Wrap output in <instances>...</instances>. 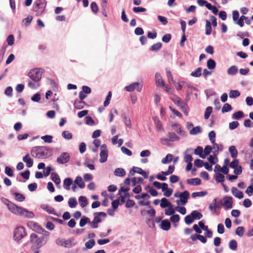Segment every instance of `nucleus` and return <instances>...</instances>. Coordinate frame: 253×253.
<instances>
[{"instance_id": "1", "label": "nucleus", "mask_w": 253, "mask_h": 253, "mask_svg": "<svg viewBox=\"0 0 253 253\" xmlns=\"http://www.w3.org/2000/svg\"><path fill=\"white\" fill-rule=\"evenodd\" d=\"M6 205L8 210L14 214L28 218H33L34 217V213L32 211L19 207L8 200H7Z\"/></svg>"}, {"instance_id": "2", "label": "nucleus", "mask_w": 253, "mask_h": 253, "mask_svg": "<svg viewBox=\"0 0 253 253\" xmlns=\"http://www.w3.org/2000/svg\"><path fill=\"white\" fill-rule=\"evenodd\" d=\"M30 242L32 243V249L35 250L45 245L47 242V239L43 236L38 237L36 234L32 233L30 235Z\"/></svg>"}, {"instance_id": "3", "label": "nucleus", "mask_w": 253, "mask_h": 253, "mask_svg": "<svg viewBox=\"0 0 253 253\" xmlns=\"http://www.w3.org/2000/svg\"><path fill=\"white\" fill-rule=\"evenodd\" d=\"M48 149L44 146H37L33 147L31 151V156L35 158L43 159L47 158Z\"/></svg>"}, {"instance_id": "4", "label": "nucleus", "mask_w": 253, "mask_h": 253, "mask_svg": "<svg viewBox=\"0 0 253 253\" xmlns=\"http://www.w3.org/2000/svg\"><path fill=\"white\" fill-rule=\"evenodd\" d=\"M46 1L45 0H37L34 3L33 9L37 16L41 15L45 9Z\"/></svg>"}, {"instance_id": "5", "label": "nucleus", "mask_w": 253, "mask_h": 253, "mask_svg": "<svg viewBox=\"0 0 253 253\" xmlns=\"http://www.w3.org/2000/svg\"><path fill=\"white\" fill-rule=\"evenodd\" d=\"M43 70L41 68L32 69L28 74V76L34 82H39L41 80Z\"/></svg>"}, {"instance_id": "6", "label": "nucleus", "mask_w": 253, "mask_h": 253, "mask_svg": "<svg viewBox=\"0 0 253 253\" xmlns=\"http://www.w3.org/2000/svg\"><path fill=\"white\" fill-rule=\"evenodd\" d=\"M26 235L25 228L23 226H18L16 227L13 233V239L19 242Z\"/></svg>"}, {"instance_id": "7", "label": "nucleus", "mask_w": 253, "mask_h": 253, "mask_svg": "<svg viewBox=\"0 0 253 253\" xmlns=\"http://www.w3.org/2000/svg\"><path fill=\"white\" fill-rule=\"evenodd\" d=\"M190 194L188 191H184L181 193L180 199L177 200L176 202L178 205H185L187 203V200L189 198Z\"/></svg>"}, {"instance_id": "8", "label": "nucleus", "mask_w": 253, "mask_h": 253, "mask_svg": "<svg viewBox=\"0 0 253 253\" xmlns=\"http://www.w3.org/2000/svg\"><path fill=\"white\" fill-rule=\"evenodd\" d=\"M101 152L100 153V163H104L107 160L108 158V150L106 144H103L101 146Z\"/></svg>"}, {"instance_id": "9", "label": "nucleus", "mask_w": 253, "mask_h": 253, "mask_svg": "<svg viewBox=\"0 0 253 253\" xmlns=\"http://www.w3.org/2000/svg\"><path fill=\"white\" fill-rule=\"evenodd\" d=\"M222 204L223 202L221 200L217 201L216 199H214L209 206V209L211 211L214 210V212L215 213L217 210L221 208Z\"/></svg>"}, {"instance_id": "10", "label": "nucleus", "mask_w": 253, "mask_h": 253, "mask_svg": "<svg viewBox=\"0 0 253 253\" xmlns=\"http://www.w3.org/2000/svg\"><path fill=\"white\" fill-rule=\"evenodd\" d=\"M142 88V85H140L139 83L138 82H135L125 86V89L126 91L128 92H131L135 89H136L137 91L140 92Z\"/></svg>"}, {"instance_id": "11", "label": "nucleus", "mask_w": 253, "mask_h": 253, "mask_svg": "<svg viewBox=\"0 0 253 253\" xmlns=\"http://www.w3.org/2000/svg\"><path fill=\"white\" fill-rule=\"evenodd\" d=\"M223 202L222 206H224L225 210H228L233 207V201L232 198L229 196H225L223 199Z\"/></svg>"}, {"instance_id": "12", "label": "nucleus", "mask_w": 253, "mask_h": 253, "mask_svg": "<svg viewBox=\"0 0 253 253\" xmlns=\"http://www.w3.org/2000/svg\"><path fill=\"white\" fill-rule=\"evenodd\" d=\"M69 159V154L67 152H64L57 158V162L60 164H64L68 162Z\"/></svg>"}, {"instance_id": "13", "label": "nucleus", "mask_w": 253, "mask_h": 253, "mask_svg": "<svg viewBox=\"0 0 253 253\" xmlns=\"http://www.w3.org/2000/svg\"><path fill=\"white\" fill-rule=\"evenodd\" d=\"M134 173H138L142 175L145 178L148 177V174L147 172L143 170L141 168L136 167H133L132 169L129 171L130 175H133Z\"/></svg>"}, {"instance_id": "14", "label": "nucleus", "mask_w": 253, "mask_h": 253, "mask_svg": "<svg viewBox=\"0 0 253 253\" xmlns=\"http://www.w3.org/2000/svg\"><path fill=\"white\" fill-rule=\"evenodd\" d=\"M193 152L192 148L187 149L184 152V161L186 163H192L193 161V158L191 155Z\"/></svg>"}, {"instance_id": "15", "label": "nucleus", "mask_w": 253, "mask_h": 253, "mask_svg": "<svg viewBox=\"0 0 253 253\" xmlns=\"http://www.w3.org/2000/svg\"><path fill=\"white\" fill-rule=\"evenodd\" d=\"M155 82L158 86L164 87L165 82L162 79L161 75L159 73H156L155 75Z\"/></svg>"}, {"instance_id": "16", "label": "nucleus", "mask_w": 253, "mask_h": 253, "mask_svg": "<svg viewBox=\"0 0 253 253\" xmlns=\"http://www.w3.org/2000/svg\"><path fill=\"white\" fill-rule=\"evenodd\" d=\"M171 127L175 130L177 133L179 134L180 135L183 136H186V132L181 128L179 124H173L171 125Z\"/></svg>"}, {"instance_id": "17", "label": "nucleus", "mask_w": 253, "mask_h": 253, "mask_svg": "<svg viewBox=\"0 0 253 253\" xmlns=\"http://www.w3.org/2000/svg\"><path fill=\"white\" fill-rule=\"evenodd\" d=\"M28 225L32 229L37 233H39L40 234H41L42 230L43 228H42L40 225H39L38 224L33 222H30L28 223Z\"/></svg>"}, {"instance_id": "18", "label": "nucleus", "mask_w": 253, "mask_h": 253, "mask_svg": "<svg viewBox=\"0 0 253 253\" xmlns=\"http://www.w3.org/2000/svg\"><path fill=\"white\" fill-rule=\"evenodd\" d=\"M23 161L26 163L28 168H31L33 166V160L30 158L29 154H27L23 157Z\"/></svg>"}, {"instance_id": "19", "label": "nucleus", "mask_w": 253, "mask_h": 253, "mask_svg": "<svg viewBox=\"0 0 253 253\" xmlns=\"http://www.w3.org/2000/svg\"><path fill=\"white\" fill-rule=\"evenodd\" d=\"M76 245V242L73 238H70L67 240H64V247L70 248Z\"/></svg>"}, {"instance_id": "20", "label": "nucleus", "mask_w": 253, "mask_h": 253, "mask_svg": "<svg viewBox=\"0 0 253 253\" xmlns=\"http://www.w3.org/2000/svg\"><path fill=\"white\" fill-rule=\"evenodd\" d=\"M238 72V68L235 65L230 66L227 70V73L229 76H234Z\"/></svg>"}, {"instance_id": "21", "label": "nucleus", "mask_w": 253, "mask_h": 253, "mask_svg": "<svg viewBox=\"0 0 253 253\" xmlns=\"http://www.w3.org/2000/svg\"><path fill=\"white\" fill-rule=\"evenodd\" d=\"M170 222L168 219H164L161 221V228L164 230H169L170 228Z\"/></svg>"}, {"instance_id": "22", "label": "nucleus", "mask_w": 253, "mask_h": 253, "mask_svg": "<svg viewBox=\"0 0 253 253\" xmlns=\"http://www.w3.org/2000/svg\"><path fill=\"white\" fill-rule=\"evenodd\" d=\"M231 192L233 195L239 198V199H242L244 197L243 193L242 191L238 190L237 188L233 187L231 189Z\"/></svg>"}, {"instance_id": "23", "label": "nucleus", "mask_w": 253, "mask_h": 253, "mask_svg": "<svg viewBox=\"0 0 253 253\" xmlns=\"http://www.w3.org/2000/svg\"><path fill=\"white\" fill-rule=\"evenodd\" d=\"M153 120L158 131H164L162 124L159 119L158 117L155 116L153 118Z\"/></svg>"}, {"instance_id": "24", "label": "nucleus", "mask_w": 253, "mask_h": 253, "mask_svg": "<svg viewBox=\"0 0 253 253\" xmlns=\"http://www.w3.org/2000/svg\"><path fill=\"white\" fill-rule=\"evenodd\" d=\"M73 183V180L71 178H66L64 180L63 187L65 189L69 190L70 189V186Z\"/></svg>"}, {"instance_id": "25", "label": "nucleus", "mask_w": 253, "mask_h": 253, "mask_svg": "<svg viewBox=\"0 0 253 253\" xmlns=\"http://www.w3.org/2000/svg\"><path fill=\"white\" fill-rule=\"evenodd\" d=\"M124 120V123L126 126L128 128L131 127V122L130 118L126 115V113H124L122 115Z\"/></svg>"}, {"instance_id": "26", "label": "nucleus", "mask_w": 253, "mask_h": 253, "mask_svg": "<svg viewBox=\"0 0 253 253\" xmlns=\"http://www.w3.org/2000/svg\"><path fill=\"white\" fill-rule=\"evenodd\" d=\"M213 144V154H215L216 155L218 154V152L222 151L223 149V144H221L218 145L217 143H215V142Z\"/></svg>"}, {"instance_id": "27", "label": "nucleus", "mask_w": 253, "mask_h": 253, "mask_svg": "<svg viewBox=\"0 0 253 253\" xmlns=\"http://www.w3.org/2000/svg\"><path fill=\"white\" fill-rule=\"evenodd\" d=\"M187 182L190 185H199L201 183V180L199 178H190L187 180Z\"/></svg>"}, {"instance_id": "28", "label": "nucleus", "mask_w": 253, "mask_h": 253, "mask_svg": "<svg viewBox=\"0 0 253 253\" xmlns=\"http://www.w3.org/2000/svg\"><path fill=\"white\" fill-rule=\"evenodd\" d=\"M85 103L83 100H76L74 103L75 108L78 110L82 109L84 108Z\"/></svg>"}, {"instance_id": "29", "label": "nucleus", "mask_w": 253, "mask_h": 253, "mask_svg": "<svg viewBox=\"0 0 253 253\" xmlns=\"http://www.w3.org/2000/svg\"><path fill=\"white\" fill-rule=\"evenodd\" d=\"M160 207L162 208L172 207V204L169 202L166 198H163L161 200Z\"/></svg>"}, {"instance_id": "30", "label": "nucleus", "mask_w": 253, "mask_h": 253, "mask_svg": "<svg viewBox=\"0 0 253 253\" xmlns=\"http://www.w3.org/2000/svg\"><path fill=\"white\" fill-rule=\"evenodd\" d=\"M75 184L78 185V186L82 189L85 187L84 183V182L82 177L78 176L74 181Z\"/></svg>"}, {"instance_id": "31", "label": "nucleus", "mask_w": 253, "mask_h": 253, "mask_svg": "<svg viewBox=\"0 0 253 253\" xmlns=\"http://www.w3.org/2000/svg\"><path fill=\"white\" fill-rule=\"evenodd\" d=\"M114 173L117 176L123 177L126 174V171L123 168H117L115 169Z\"/></svg>"}, {"instance_id": "32", "label": "nucleus", "mask_w": 253, "mask_h": 253, "mask_svg": "<svg viewBox=\"0 0 253 253\" xmlns=\"http://www.w3.org/2000/svg\"><path fill=\"white\" fill-rule=\"evenodd\" d=\"M167 136L169 137L170 141H176L180 140V138L174 132H168Z\"/></svg>"}, {"instance_id": "33", "label": "nucleus", "mask_w": 253, "mask_h": 253, "mask_svg": "<svg viewBox=\"0 0 253 253\" xmlns=\"http://www.w3.org/2000/svg\"><path fill=\"white\" fill-rule=\"evenodd\" d=\"M229 152L232 158H236L238 155V151L234 146H231L229 148Z\"/></svg>"}, {"instance_id": "34", "label": "nucleus", "mask_w": 253, "mask_h": 253, "mask_svg": "<svg viewBox=\"0 0 253 253\" xmlns=\"http://www.w3.org/2000/svg\"><path fill=\"white\" fill-rule=\"evenodd\" d=\"M190 214L194 220H199L202 218L203 217V215L200 212L196 210L192 211Z\"/></svg>"}, {"instance_id": "35", "label": "nucleus", "mask_w": 253, "mask_h": 253, "mask_svg": "<svg viewBox=\"0 0 253 253\" xmlns=\"http://www.w3.org/2000/svg\"><path fill=\"white\" fill-rule=\"evenodd\" d=\"M41 208L50 214H56L54 209L50 206L46 205H42Z\"/></svg>"}, {"instance_id": "36", "label": "nucleus", "mask_w": 253, "mask_h": 253, "mask_svg": "<svg viewBox=\"0 0 253 253\" xmlns=\"http://www.w3.org/2000/svg\"><path fill=\"white\" fill-rule=\"evenodd\" d=\"M205 28H206L205 34L206 35H210L211 33L212 28H211V23L208 20H206V24Z\"/></svg>"}, {"instance_id": "37", "label": "nucleus", "mask_w": 253, "mask_h": 253, "mask_svg": "<svg viewBox=\"0 0 253 253\" xmlns=\"http://www.w3.org/2000/svg\"><path fill=\"white\" fill-rule=\"evenodd\" d=\"M51 177L52 180L56 184H59L61 180L59 175L55 173H52L51 174Z\"/></svg>"}, {"instance_id": "38", "label": "nucleus", "mask_w": 253, "mask_h": 253, "mask_svg": "<svg viewBox=\"0 0 253 253\" xmlns=\"http://www.w3.org/2000/svg\"><path fill=\"white\" fill-rule=\"evenodd\" d=\"M90 223V219L86 217L85 216H84L80 220V226L81 227H84L86 223Z\"/></svg>"}, {"instance_id": "39", "label": "nucleus", "mask_w": 253, "mask_h": 253, "mask_svg": "<svg viewBox=\"0 0 253 253\" xmlns=\"http://www.w3.org/2000/svg\"><path fill=\"white\" fill-rule=\"evenodd\" d=\"M79 201L82 208L85 207L87 205V201L85 197L81 196L79 198Z\"/></svg>"}, {"instance_id": "40", "label": "nucleus", "mask_w": 253, "mask_h": 253, "mask_svg": "<svg viewBox=\"0 0 253 253\" xmlns=\"http://www.w3.org/2000/svg\"><path fill=\"white\" fill-rule=\"evenodd\" d=\"M194 153L195 155H199L200 158L204 159L203 149L202 147L198 146L194 150Z\"/></svg>"}, {"instance_id": "41", "label": "nucleus", "mask_w": 253, "mask_h": 253, "mask_svg": "<svg viewBox=\"0 0 253 253\" xmlns=\"http://www.w3.org/2000/svg\"><path fill=\"white\" fill-rule=\"evenodd\" d=\"M173 159V155L171 154H168L167 156L162 160V163L164 164L170 163Z\"/></svg>"}, {"instance_id": "42", "label": "nucleus", "mask_w": 253, "mask_h": 253, "mask_svg": "<svg viewBox=\"0 0 253 253\" xmlns=\"http://www.w3.org/2000/svg\"><path fill=\"white\" fill-rule=\"evenodd\" d=\"M68 204L71 208H74L77 206L78 203L75 198L71 197L68 200Z\"/></svg>"}, {"instance_id": "43", "label": "nucleus", "mask_w": 253, "mask_h": 253, "mask_svg": "<svg viewBox=\"0 0 253 253\" xmlns=\"http://www.w3.org/2000/svg\"><path fill=\"white\" fill-rule=\"evenodd\" d=\"M216 63L212 59H210L207 61V67L209 69L212 70L215 68Z\"/></svg>"}, {"instance_id": "44", "label": "nucleus", "mask_w": 253, "mask_h": 253, "mask_svg": "<svg viewBox=\"0 0 253 253\" xmlns=\"http://www.w3.org/2000/svg\"><path fill=\"white\" fill-rule=\"evenodd\" d=\"M202 131L201 127L199 126H197L194 127L191 130H190L189 133L191 135H197Z\"/></svg>"}, {"instance_id": "45", "label": "nucleus", "mask_w": 253, "mask_h": 253, "mask_svg": "<svg viewBox=\"0 0 253 253\" xmlns=\"http://www.w3.org/2000/svg\"><path fill=\"white\" fill-rule=\"evenodd\" d=\"M237 242L235 240H231L229 243V247L232 251H236L237 249Z\"/></svg>"}, {"instance_id": "46", "label": "nucleus", "mask_w": 253, "mask_h": 253, "mask_svg": "<svg viewBox=\"0 0 253 253\" xmlns=\"http://www.w3.org/2000/svg\"><path fill=\"white\" fill-rule=\"evenodd\" d=\"M244 117V113L241 111H238L232 115L233 119L239 120Z\"/></svg>"}, {"instance_id": "47", "label": "nucleus", "mask_w": 253, "mask_h": 253, "mask_svg": "<svg viewBox=\"0 0 253 253\" xmlns=\"http://www.w3.org/2000/svg\"><path fill=\"white\" fill-rule=\"evenodd\" d=\"M224 176L220 173H217L215 175V179L217 182L222 183L224 181Z\"/></svg>"}, {"instance_id": "48", "label": "nucleus", "mask_w": 253, "mask_h": 253, "mask_svg": "<svg viewBox=\"0 0 253 253\" xmlns=\"http://www.w3.org/2000/svg\"><path fill=\"white\" fill-rule=\"evenodd\" d=\"M202 68L198 67L197 68L195 71L192 72L191 73V76L194 77H199L201 76L202 73Z\"/></svg>"}, {"instance_id": "49", "label": "nucleus", "mask_w": 253, "mask_h": 253, "mask_svg": "<svg viewBox=\"0 0 253 253\" xmlns=\"http://www.w3.org/2000/svg\"><path fill=\"white\" fill-rule=\"evenodd\" d=\"M240 93L237 90H232L229 92V97L231 98H236L240 96Z\"/></svg>"}, {"instance_id": "50", "label": "nucleus", "mask_w": 253, "mask_h": 253, "mask_svg": "<svg viewBox=\"0 0 253 253\" xmlns=\"http://www.w3.org/2000/svg\"><path fill=\"white\" fill-rule=\"evenodd\" d=\"M208 160L210 163L212 165H214L217 162L218 159L216 155L214 154L212 155H210L208 158Z\"/></svg>"}, {"instance_id": "51", "label": "nucleus", "mask_w": 253, "mask_h": 253, "mask_svg": "<svg viewBox=\"0 0 253 253\" xmlns=\"http://www.w3.org/2000/svg\"><path fill=\"white\" fill-rule=\"evenodd\" d=\"M208 194L207 191H200V192H194L192 194V196L193 198H195L197 197H203L206 195Z\"/></svg>"}, {"instance_id": "52", "label": "nucleus", "mask_w": 253, "mask_h": 253, "mask_svg": "<svg viewBox=\"0 0 253 253\" xmlns=\"http://www.w3.org/2000/svg\"><path fill=\"white\" fill-rule=\"evenodd\" d=\"M28 86L32 88H37L40 86V84L39 82H34L30 81L28 82Z\"/></svg>"}, {"instance_id": "53", "label": "nucleus", "mask_w": 253, "mask_h": 253, "mask_svg": "<svg viewBox=\"0 0 253 253\" xmlns=\"http://www.w3.org/2000/svg\"><path fill=\"white\" fill-rule=\"evenodd\" d=\"M162 46V44L161 42H158L153 44L151 47V50L153 51H158Z\"/></svg>"}, {"instance_id": "54", "label": "nucleus", "mask_w": 253, "mask_h": 253, "mask_svg": "<svg viewBox=\"0 0 253 253\" xmlns=\"http://www.w3.org/2000/svg\"><path fill=\"white\" fill-rule=\"evenodd\" d=\"M72 134L68 131H64L62 133V136L66 139H72Z\"/></svg>"}, {"instance_id": "55", "label": "nucleus", "mask_w": 253, "mask_h": 253, "mask_svg": "<svg viewBox=\"0 0 253 253\" xmlns=\"http://www.w3.org/2000/svg\"><path fill=\"white\" fill-rule=\"evenodd\" d=\"M212 111V108L211 106L208 107L205 112L204 118L205 119H208Z\"/></svg>"}, {"instance_id": "56", "label": "nucleus", "mask_w": 253, "mask_h": 253, "mask_svg": "<svg viewBox=\"0 0 253 253\" xmlns=\"http://www.w3.org/2000/svg\"><path fill=\"white\" fill-rule=\"evenodd\" d=\"M84 119L86 125L90 126L94 125V121L91 117L88 116H86L85 117Z\"/></svg>"}, {"instance_id": "57", "label": "nucleus", "mask_w": 253, "mask_h": 253, "mask_svg": "<svg viewBox=\"0 0 253 253\" xmlns=\"http://www.w3.org/2000/svg\"><path fill=\"white\" fill-rule=\"evenodd\" d=\"M172 100L174 103L179 107L184 103V102L178 96H175L174 98L172 99Z\"/></svg>"}, {"instance_id": "58", "label": "nucleus", "mask_w": 253, "mask_h": 253, "mask_svg": "<svg viewBox=\"0 0 253 253\" xmlns=\"http://www.w3.org/2000/svg\"><path fill=\"white\" fill-rule=\"evenodd\" d=\"M13 194L15 196L16 200L18 201L22 202L25 199V196L23 194H21L20 193H14Z\"/></svg>"}, {"instance_id": "59", "label": "nucleus", "mask_w": 253, "mask_h": 253, "mask_svg": "<svg viewBox=\"0 0 253 253\" xmlns=\"http://www.w3.org/2000/svg\"><path fill=\"white\" fill-rule=\"evenodd\" d=\"M90 8L93 13L95 14H97L98 11V7L95 2H92L91 3Z\"/></svg>"}, {"instance_id": "60", "label": "nucleus", "mask_w": 253, "mask_h": 253, "mask_svg": "<svg viewBox=\"0 0 253 253\" xmlns=\"http://www.w3.org/2000/svg\"><path fill=\"white\" fill-rule=\"evenodd\" d=\"M185 222L187 225H190L194 221L193 218L192 217L191 214L186 215L184 218Z\"/></svg>"}, {"instance_id": "61", "label": "nucleus", "mask_w": 253, "mask_h": 253, "mask_svg": "<svg viewBox=\"0 0 253 253\" xmlns=\"http://www.w3.org/2000/svg\"><path fill=\"white\" fill-rule=\"evenodd\" d=\"M95 241L93 239H90L85 243V247L87 249H91L95 245Z\"/></svg>"}, {"instance_id": "62", "label": "nucleus", "mask_w": 253, "mask_h": 253, "mask_svg": "<svg viewBox=\"0 0 253 253\" xmlns=\"http://www.w3.org/2000/svg\"><path fill=\"white\" fill-rule=\"evenodd\" d=\"M244 228L242 226L238 227L236 230V234L240 237H242L244 232Z\"/></svg>"}, {"instance_id": "63", "label": "nucleus", "mask_w": 253, "mask_h": 253, "mask_svg": "<svg viewBox=\"0 0 253 253\" xmlns=\"http://www.w3.org/2000/svg\"><path fill=\"white\" fill-rule=\"evenodd\" d=\"M179 107L180 108L181 111L186 115L187 116L188 115V112H189L188 107L186 103H184L183 104H182Z\"/></svg>"}, {"instance_id": "64", "label": "nucleus", "mask_w": 253, "mask_h": 253, "mask_svg": "<svg viewBox=\"0 0 253 253\" xmlns=\"http://www.w3.org/2000/svg\"><path fill=\"white\" fill-rule=\"evenodd\" d=\"M231 110H232L231 106L228 103H226L224 105V106H223V107L222 108V112L223 113H226V112L231 111Z\"/></svg>"}]
</instances>
